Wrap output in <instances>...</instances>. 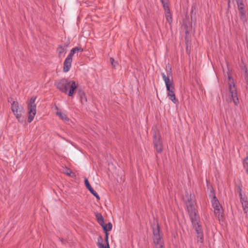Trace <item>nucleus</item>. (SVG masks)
Returning a JSON list of instances; mask_svg holds the SVG:
<instances>
[{
  "mask_svg": "<svg viewBox=\"0 0 248 248\" xmlns=\"http://www.w3.org/2000/svg\"><path fill=\"white\" fill-rule=\"evenodd\" d=\"M166 73H162V76L165 83L167 90L168 91V95L170 99L174 103H176L177 100L176 99L175 93L174 92V87L172 84V77L171 67L169 64L165 67Z\"/></svg>",
  "mask_w": 248,
  "mask_h": 248,
  "instance_id": "obj_1",
  "label": "nucleus"
},
{
  "mask_svg": "<svg viewBox=\"0 0 248 248\" xmlns=\"http://www.w3.org/2000/svg\"><path fill=\"white\" fill-rule=\"evenodd\" d=\"M78 86V84L75 81L65 78L61 79L56 83V87L60 91L71 97H73L75 90Z\"/></svg>",
  "mask_w": 248,
  "mask_h": 248,
  "instance_id": "obj_2",
  "label": "nucleus"
},
{
  "mask_svg": "<svg viewBox=\"0 0 248 248\" xmlns=\"http://www.w3.org/2000/svg\"><path fill=\"white\" fill-rule=\"evenodd\" d=\"M153 239L155 248H165L162 234L159 226L157 225L153 230Z\"/></svg>",
  "mask_w": 248,
  "mask_h": 248,
  "instance_id": "obj_3",
  "label": "nucleus"
},
{
  "mask_svg": "<svg viewBox=\"0 0 248 248\" xmlns=\"http://www.w3.org/2000/svg\"><path fill=\"white\" fill-rule=\"evenodd\" d=\"M11 109L17 121L22 123L24 121L23 107L17 102L14 101L11 104Z\"/></svg>",
  "mask_w": 248,
  "mask_h": 248,
  "instance_id": "obj_4",
  "label": "nucleus"
},
{
  "mask_svg": "<svg viewBox=\"0 0 248 248\" xmlns=\"http://www.w3.org/2000/svg\"><path fill=\"white\" fill-rule=\"evenodd\" d=\"M35 101V98H31L28 104V121L29 123H31L33 121L36 113V106Z\"/></svg>",
  "mask_w": 248,
  "mask_h": 248,
  "instance_id": "obj_5",
  "label": "nucleus"
},
{
  "mask_svg": "<svg viewBox=\"0 0 248 248\" xmlns=\"http://www.w3.org/2000/svg\"><path fill=\"white\" fill-rule=\"evenodd\" d=\"M228 84L229 92L231 94L232 101L235 105H237L239 103V101L237 94L236 88L233 78L230 76L228 77Z\"/></svg>",
  "mask_w": 248,
  "mask_h": 248,
  "instance_id": "obj_6",
  "label": "nucleus"
},
{
  "mask_svg": "<svg viewBox=\"0 0 248 248\" xmlns=\"http://www.w3.org/2000/svg\"><path fill=\"white\" fill-rule=\"evenodd\" d=\"M212 205L216 216L218 217L219 220L222 219L223 217V209L215 196L214 197Z\"/></svg>",
  "mask_w": 248,
  "mask_h": 248,
  "instance_id": "obj_7",
  "label": "nucleus"
},
{
  "mask_svg": "<svg viewBox=\"0 0 248 248\" xmlns=\"http://www.w3.org/2000/svg\"><path fill=\"white\" fill-rule=\"evenodd\" d=\"M161 1L165 11L166 20L170 25H171L172 18L170 10L169 0H161Z\"/></svg>",
  "mask_w": 248,
  "mask_h": 248,
  "instance_id": "obj_8",
  "label": "nucleus"
},
{
  "mask_svg": "<svg viewBox=\"0 0 248 248\" xmlns=\"http://www.w3.org/2000/svg\"><path fill=\"white\" fill-rule=\"evenodd\" d=\"M186 206L192 221H197L196 218L197 210L195 208V204L194 202H192L188 201L186 202Z\"/></svg>",
  "mask_w": 248,
  "mask_h": 248,
  "instance_id": "obj_9",
  "label": "nucleus"
},
{
  "mask_svg": "<svg viewBox=\"0 0 248 248\" xmlns=\"http://www.w3.org/2000/svg\"><path fill=\"white\" fill-rule=\"evenodd\" d=\"M105 239H103L101 236H98L97 238V245L99 248H110L108 243V232H105Z\"/></svg>",
  "mask_w": 248,
  "mask_h": 248,
  "instance_id": "obj_10",
  "label": "nucleus"
},
{
  "mask_svg": "<svg viewBox=\"0 0 248 248\" xmlns=\"http://www.w3.org/2000/svg\"><path fill=\"white\" fill-rule=\"evenodd\" d=\"M154 144L156 152L161 153L163 150V145L159 134H155L154 136Z\"/></svg>",
  "mask_w": 248,
  "mask_h": 248,
  "instance_id": "obj_11",
  "label": "nucleus"
},
{
  "mask_svg": "<svg viewBox=\"0 0 248 248\" xmlns=\"http://www.w3.org/2000/svg\"><path fill=\"white\" fill-rule=\"evenodd\" d=\"M56 115L63 122L65 123H68L70 122V119L68 118L67 114L57 107L55 108Z\"/></svg>",
  "mask_w": 248,
  "mask_h": 248,
  "instance_id": "obj_12",
  "label": "nucleus"
},
{
  "mask_svg": "<svg viewBox=\"0 0 248 248\" xmlns=\"http://www.w3.org/2000/svg\"><path fill=\"white\" fill-rule=\"evenodd\" d=\"M72 61L73 58L67 56L63 64L62 71L64 73H67L70 71L72 66Z\"/></svg>",
  "mask_w": 248,
  "mask_h": 248,
  "instance_id": "obj_13",
  "label": "nucleus"
},
{
  "mask_svg": "<svg viewBox=\"0 0 248 248\" xmlns=\"http://www.w3.org/2000/svg\"><path fill=\"white\" fill-rule=\"evenodd\" d=\"M85 185L87 188L90 191V192L95 197L97 200H100V198L98 194L92 188L91 185L90 184L87 178H84Z\"/></svg>",
  "mask_w": 248,
  "mask_h": 248,
  "instance_id": "obj_14",
  "label": "nucleus"
},
{
  "mask_svg": "<svg viewBox=\"0 0 248 248\" xmlns=\"http://www.w3.org/2000/svg\"><path fill=\"white\" fill-rule=\"evenodd\" d=\"M56 51L59 57H64L67 53V46H59L57 48Z\"/></svg>",
  "mask_w": 248,
  "mask_h": 248,
  "instance_id": "obj_15",
  "label": "nucleus"
},
{
  "mask_svg": "<svg viewBox=\"0 0 248 248\" xmlns=\"http://www.w3.org/2000/svg\"><path fill=\"white\" fill-rule=\"evenodd\" d=\"M78 93L80 97L81 103H86L87 102V99L84 92L83 90L79 89L78 90Z\"/></svg>",
  "mask_w": 248,
  "mask_h": 248,
  "instance_id": "obj_16",
  "label": "nucleus"
},
{
  "mask_svg": "<svg viewBox=\"0 0 248 248\" xmlns=\"http://www.w3.org/2000/svg\"><path fill=\"white\" fill-rule=\"evenodd\" d=\"M83 51V49L81 47H74L70 50V52L67 56L71 58H73L74 55L76 53L78 52H82Z\"/></svg>",
  "mask_w": 248,
  "mask_h": 248,
  "instance_id": "obj_17",
  "label": "nucleus"
},
{
  "mask_svg": "<svg viewBox=\"0 0 248 248\" xmlns=\"http://www.w3.org/2000/svg\"><path fill=\"white\" fill-rule=\"evenodd\" d=\"M63 172L66 175L71 176L73 178L76 177V174L73 172L71 169L67 167H64L63 169Z\"/></svg>",
  "mask_w": 248,
  "mask_h": 248,
  "instance_id": "obj_18",
  "label": "nucleus"
},
{
  "mask_svg": "<svg viewBox=\"0 0 248 248\" xmlns=\"http://www.w3.org/2000/svg\"><path fill=\"white\" fill-rule=\"evenodd\" d=\"M112 224L110 222H109L107 224H105V225L103 226V229L104 232H108L112 229Z\"/></svg>",
  "mask_w": 248,
  "mask_h": 248,
  "instance_id": "obj_19",
  "label": "nucleus"
},
{
  "mask_svg": "<svg viewBox=\"0 0 248 248\" xmlns=\"http://www.w3.org/2000/svg\"><path fill=\"white\" fill-rule=\"evenodd\" d=\"M242 206L243 207L244 212L246 213H247L248 212V202L247 201L243 200V201H242Z\"/></svg>",
  "mask_w": 248,
  "mask_h": 248,
  "instance_id": "obj_20",
  "label": "nucleus"
},
{
  "mask_svg": "<svg viewBox=\"0 0 248 248\" xmlns=\"http://www.w3.org/2000/svg\"><path fill=\"white\" fill-rule=\"evenodd\" d=\"M238 7L240 10V14L241 16H245V12L243 4L242 3V5H238Z\"/></svg>",
  "mask_w": 248,
  "mask_h": 248,
  "instance_id": "obj_21",
  "label": "nucleus"
},
{
  "mask_svg": "<svg viewBox=\"0 0 248 248\" xmlns=\"http://www.w3.org/2000/svg\"><path fill=\"white\" fill-rule=\"evenodd\" d=\"M234 1H236L237 5H242V0H228V5H229L231 2L233 3Z\"/></svg>",
  "mask_w": 248,
  "mask_h": 248,
  "instance_id": "obj_22",
  "label": "nucleus"
},
{
  "mask_svg": "<svg viewBox=\"0 0 248 248\" xmlns=\"http://www.w3.org/2000/svg\"><path fill=\"white\" fill-rule=\"evenodd\" d=\"M98 217H101V220H100L99 221L100 224L102 226V227H103V226L105 225V223H104V218L103 217H102V216L100 214H98Z\"/></svg>",
  "mask_w": 248,
  "mask_h": 248,
  "instance_id": "obj_23",
  "label": "nucleus"
},
{
  "mask_svg": "<svg viewBox=\"0 0 248 248\" xmlns=\"http://www.w3.org/2000/svg\"><path fill=\"white\" fill-rule=\"evenodd\" d=\"M110 61H111V64L114 67H115L117 65V64H118L117 62H115L113 58H110Z\"/></svg>",
  "mask_w": 248,
  "mask_h": 248,
  "instance_id": "obj_24",
  "label": "nucleus"
},
{
  "mask_svg": "<svg viewBox=\"0 0 248 248\" xmlns=\"http://www.w3.org/2000/svg\"><path fill=\"white\" fill-rule=\"evenodd\" d=\"M198 237L200 238L201 242L203 241V235L201 232H198Z\"/></svg>",
  "mask_w": 248,
  "mask_h": 248,
  "instance_id": "obj_25",
  "label": "nucleus"
},
{
  "mask_svg": "<svg viewBox=\"0 0 248 248\" xmlns=\"http://www.w3.org/2000/svg\"><path fill=\"white\" fill-rule=\"evenodd\" d=\"M98 214H98L96 215V217H97V218L98 220V221H99L100 220H101V217H98Z\"/></svg>",
  "mask_w": 248,
  "mask_h": 248,
  "instance_id": "obj_26",
  "label": "nucleus"
}]
</instances>
